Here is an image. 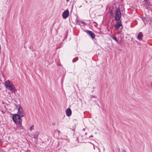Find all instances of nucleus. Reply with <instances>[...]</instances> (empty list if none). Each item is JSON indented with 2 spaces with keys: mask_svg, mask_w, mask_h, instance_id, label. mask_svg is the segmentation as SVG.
<instances>
[{
  "mask_svg": "<svg viewBox=\"0 0 152 152\" xmlns=\"http://www.w3.org/2000/svg\"><path fill=\"white\" fill-rule=\"evenodd\" d=\"M112 38L114 40H115L117 42V43L119 44V42L117 40L116 37H113Z\"/></svg>",
  "mask_w": 152,
  "mask_h": 152,
  "instance_id": "9b49d317",
  "label": "nucleus"
},
{
  "mask_svg": "<svg viewBox=\"0 0 152 152\" xmlns=\"http://www.w3.org/2000/svg\"><path fill=\"white\" fill-rule=\"evenodd\" d=\"M97 148H98V150H99V152H100V148H99V147H97Z\"/></svg>",
  "mask_w": 152,
  "mask_h": 152,
  "instance_id": "a211bd4d",
  "label": "nucleus"
},
{
  "mask_svg": "<svg viewBox=\"0 0 152 152\" xmlns=\"http://www.w3.org/2000/svg\"><path fill=\"white\" fill-rule=\"evenodd\" d=\"M87 33L88 34L92 39L94 38L95 37V35L94 33L90 31H88Z\"/></svg>",
  "mask_w": 152,
  "mask_h": 152,
  "instance_id": "6e6552de",
  "label": "nucleus"
},
{
  "mask_svg": "<svg viewBox=\"0 0 152 152\" xmlns=\"http://www.w3.org/2000/svg\"><path fill=\"white\" fill-rule=\"evenodd\" d=\"M149 1H148V2H147L148 3V4H149Z\"/></svg>",
  "mask_w": 152,
  "mask_h": 152,
  "instance_id": "4be33fe9",
  "label": "nucleus"
},
{
  "mask_svg": "<svg viewBox=\"0 0 152 152\" xmlns=\"http://www.w3.org/2000/svg\"><path fill=\"white\" fill-rule=\"evenodd\" d=\"M66 113L67 116L68 117L70 116L72 114V111L71 109L69 108L67 109L66 111Z\"/></svg>",
  "mask_w": 152,
  "mask_h": 152,
  "instance_id": "423d86ee",
  "label": "nucleus"
},
{
  "mask_svg": "<svg viewBox=\"0 0 152 152\" xmlns=\"http://www.w3.org/2000/svg\"><path fill=\"white\" fill-rule=\"evenodd\" d=\"M34 128V126L33 125H32L29 128V130L30 131H31Z\"/></svg>",
  "mask_w": 152,
  "mask_h": 152,
  "instance_id": "4468645a",
  "label": "nucleus"
},
{
  "mask_svg": "<svg viewBox=\"0 0 152 152\" xmlns=\"http://www.w3.org/2000/svg\"><path fill=\"white\" fill-rule=\"evenodd\" d=\"M92 97H94L95 98H96V96L95 95L92 96Z\"/></svg>",
  "mask_w": 152,
  "mask_h": 152,
  "instance_id": "f3484780",
  "label": "nucleus"
},
{
  "mask_svg": "<svg viewBox=\"0 0 152 152\" xmlns=\"http://www.w3.org/2000/svg\"><path fill=\"white\" fill-rule=\"evenodd\" d=\"M18 113L21 117L23 116L24 115V112L21 107H20L18 109Z\"/></svg>",
  "mask_w": 152,
  "mask_h": 152,
  "instance_id": "39448f33",
  "label": "nucleus"
},
{
  "mask_svg": "<svg viewBox=\"0 0 152 152\" xmlns=\"http://www.w3.org/2000/svg\"><path fill=\"white\" fill-rule=\"evenodd\" d=\"M90 137H93V135H91Z\"/></svg>",
  "mask_w": 152,
  "mask_h": 152,
  "instance_id": "aec40b11",
  "label": "nucleus"
},
{
  "mask_svg": "<svg viewBox=\"0 0 152 152\" xmlns=\"http://www.w3.org/2000/svg\"><path fill=\"white\" fill-rule=\"evenodd\" d=\"M121 23V22L120 23L117 22L116 23L115 25V27L116 30H118L120 26H122V25Z\"/></svg>",
  "mask_w": 152,
  "mask_h": 152,
  "instance_id": "0eeeda50",
  "label": "nucleus"
},
{
  "mask_svg": "<svg viewBox=\"0 0 152 152\" xmlns=\"http://www.w3.org/2000/svg\"><path fill=\"white\" fill-rule=\"evenodd\" d=\"M38 133H37L35 134L34 135L33 137L35 138H37L38 137Z\"/></svg>",
  "mask_w": 152,
  "mask_h": 152,
  "instance_id": "f8f14e48",
  "label": "nucleus"
},
{
  "mask_svg": "<svg viewBox=\"0 0 152 152\" xmlns=\"http://www.w3.org/2000/svg\"><path fill=\"white\" fill-rule=\"evenodd\" d=\"M83 130H85V129H83Z\"/></svg>",
  "mask_w": 152,
  "mask_h": 152,
  "instance_id": "5701e85b",
  "label": "nucleus"
},
{
  "mask_svg": "<svg viewBox=\"0 0 152 152\" xmlns=\"http://www.w3.org/2000/svg\"><path fill=\"white\" fill-rule=\"evenodd\" d=\"M69 11L67 10L63 13L62 14V16L63 18L64 19H66L69 16Z\"/></svg>",
  "mask_w": 152,
  "mask_h": 152,
  "instance_id": "20e7f679",
  "label": "nucleus"
},
{
  "mask_svg": "<svg viewBox=\"0 0 152 152\" xmlns=\"http://www.w3.org/2000/svg\"><path fill=\"white\" fill-rule=\"evenodd\" d=\"M143 35L141 32H140L138 34L137 36V39L139 40H141L142 39Z\"/></svg>",
  "mask_w": 152,
  "mask_h": 152,
  "instance_id": "1a4fd4ad",
  "label": "nucleus"
},
{
  "mask_svg": "<svg viewBox=\"0 0 152 152\" xmlns=\"http://www.w3.org/2000/svg\"><path fill=\"white\" fill-rule=\"evenodd\" d=\"M102 147L103 148V150H104V151L105 150V149H104V147L103 146H102Z\"/></svg>",
  "mask_w": 152,
  "mask_h": 152,
  "instance_id": "6ab92c4d",
  "label": "nucleus"
},
{
  "mask_svg": "<svg viewBox=\"0 0 152 152\" xmlns=\"http://www.w3.org/2000/svg\"><path fill=\"white\" fill-rule=\"evenodd\" d=\"M66 0L67 2L69 1V0Z\"/></svg>",
  "mask_w": 152,
  "mask_h": 152,
  "instance_id": "412c9836",
  "label": "nucleus"
},
{
  "mask_svg": "<svg viewBox=\"0 0 152 152\" xmlns=\"http://www.w3.org/2000/svg\"><path fill=\"white\" fill-rule=\"evenodd\" d=\"M12 119L15 123L17 125H18V128L20 129H21L22 128V119L20 116L18 114H15L13 115Z\"/></svg>",
  "mask_w": 152,
  "mask_h": 152,
  "instance_id": "f257e3e1",
  "label": "nucleus"
},
{
  "mask_svg": "<svg viewBox=\"0 0 152 152\" xmlns=\"http://www.w3.org/2000/svg\"><path fill=\"white\" fill-rule=\"evenodd\" d=\"M76 21H78V20L77 19H76Z\"/></svg>",
  "mask_w": 152,
  "mask_h": 152,
  "instance_id": "b1692460",
  "label": "nucleus"
},
{
  "mask_svg": "<svg viewBox=\"0 0 152 152\" xmlns=\"http://www.w3.org/2000/svg\"><path fill=\"white\" fill-rule=\"evenodd\" d=\"M121 17V13L120 11V8H118L117 9L116 13L115 19L116 21L119 20Z\"/></svg>",
  "mask_w": 152,
  "mask_h": 152,
  "instance_id": "7ed1b4c3",
  "label": "nucleus"
},
{
  "mask_svg": "<svg viewBox=\"0 0 152 152\" xmlns=\"http://www.w3.org/2000/svg\"><path fill=\"white\" fill-rule=\"evenodd\" d=\"M77 23L80 26H84V25L86 24L85 22L81 21H77Z\"/></svg>",
  "mask_w": 152,
  "mask_h": 152,
  "instance_id": "9d476101",
  "label": "nucleus"
},
{
  "mask_svg": "<svg viewBox=\"0 0 152 152\" xmlns=\"http://www.w3.org/2000/svg\"><path fill=\"white\" fill-rule=\"evenodd\" d=\"M78 58H75L73 59V60H72L73 62H75L77 60H78Z\"/></svg>",
  "mask_w": 152,
  "mask_h": 152,
  "instance_id": "ddd939ff",
  "label": "nucleus"
},
{
  "mask_svg": "<svg viewBox=\"0 0 152 152\" xmlns=\"http://www.w3.org/2000/svg\"><path fill=\"white\" fill-rule=\"evenodd\" d=\"M142 20L145 23V21L146 20V18L145 17H143L142 18Z\"/></svg>",
  "mask_w": 152,
  "mask_h": 152,
  "instance_id": "2eb2a0df",
  "label": "nucleus"
},
{
  "mask_svg": "<svg viewBox=\"0 0 152 152\" xmlns=\"http://www.w3.org/2000/svg\"><path fill=\"white\" fill-rule=\"evenodd\" d=\"M121 152H126V150L124 149H121Z\"/></svg>",
  "mask_w": 152,
  "mask_h": 152,
  "instance_id": "dca6fc26",
  "label": "nucleus"
},
{
  "mask_svg": "<svg viewBox=\"0 0 152 152\" xmlns=\"http://www.w3.org/2000/svg\"><path fill=\"white\" fill-rule=\"evenodd\" d=\"M4 86L7 89L10 90L12 92L16 91L15 86L9 80H7L5 82Z\"/></svg>",
  "mask_w": 152,
  "mask_h": 152,
  "instance_id": "f03ea898",
  "label": "nucleus"
}]
</instances>
